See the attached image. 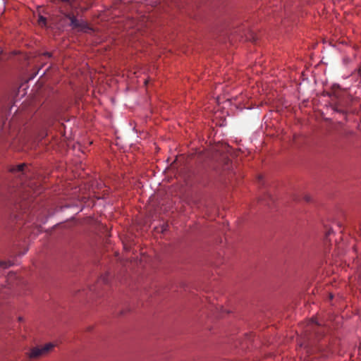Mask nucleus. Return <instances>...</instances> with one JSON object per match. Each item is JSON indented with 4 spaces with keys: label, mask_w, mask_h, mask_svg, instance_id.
Wrapping results in <instances>:
<instances>
[{
    "label": "nucleus",
    "mask_w": 361,
    "mask_h": 361,
    "mask_svg": "<svg viewBox=\"0 0 361 361\" xmlns=\"http://www.w3.org/2000/svg\"><path fill=\"white\" fill-rule=\"evenodd\" d=\"M331 232V231H329L326 233V235H330Z\"/></svg>",
    "instance_id": "obj_15"
},
{
    "label": "nucleus",
    "mask_w": 361,
    "mask_h": 361,
    "mask_svg": "<svg viewBox=\"0 0 361 361\" xmlns=\"http://www.w3.org/2000/svg\"><path fill=\"white\" fill-rule=\"evenodd\" d=\"M11 265L12 263L10 261H0V269H5Z\"/></svg>",
    "instance_id": "obj_4"
},
{
    "label": "nucleus",
    "mask_w": 361,
    "mask_h": 361,
    "mask_svg": "<svg viewBox=\"0 0 361 361\" xmlns=\"http://www.w3.org/2000/svg\"><path fill=\"white\" fill-rule=\"evenodd\" d=\"M75 25V27H79V25H81L82 24H78V23H75V24H73Z\"/></svg>",
    "instance_id": "obj_14"
},
{
    "label": "nucleus",
    "mask_w": 361,
    "mask_h": 361,
    "mask_svg": "<svg viewBox=\"0 0 361 361\" xmlns=\"http://www.w3.org/2000/svg\"><path fill=\"white\" fill-rule=\"evenodd\" d=\"M18 218L19 219V221L20 220H22V221H25L26 219L27 218V214H26L25 212H23L21 214H20Z\"/></svg>",
    "instance_id": "obj_6"
},
{
    "label": "nucleus",
    "mask_w": 361,
    "mask_h": 361,
    "mask_svg": "<svg viewBox=\"0 0 361 361\" xmlns=\"http://www.w3.org/2000/svg\"><path fill=\"white\" fill-rule=\"evenodd\" d=\"M39 19L37 23H46V18H44L42 16H39Z\"/></svg>",
    "instance_id": "obj_8"
},
{
    "label": "nucleus",
    "mask_w": 361,
    "mask_h": 361,
    "mask_svg": "<svg viewBox=\"0 0 361 361\" xmlns=\"http://www.w3.org/2000/svg\"><path fill=\"white\" fill-rule=\"evenodd\" d=\"M314 322H315L312 319V320L310 322L309 325H310V326L313 325V324H314Z\"/></svg>",
    "instance_id": "obj_12"
},
{
    "label": "nucleus",
    "mask_w": 361,
    "mask_h": 361,
    "mask_svg": "<svg viewBox=\"0 0 361 361\" xmlns=\"http://www.w3.org/2000/svg\"><path fill=\"white\" fill-rule=\"evenodd\" d=\"M44 56H47L48 57H50L51 56V54L49 53V52H46L44 54Z\"/></svg>",
    "instance_id": "obj_11"
},
{
    "label": "nucleus",
    "mask_w": 361,
    "mask_h": 361,
    "mask_svg": "<svg viewBox=\"0 0 361 361\" xmlns=\"http://www.w3.org/2000/svg\"><path fill=\"white\" fill-rule=\"evenodd\" d=\"M54 346L55 345L54 343H49L42 347L37 346L32 348L28 353V356L30 358H38L48 354L52 350Z\"/></svg>",
    "instance_id": "obj_2"
},
{
    "label": "nucleus",
    "mask_w": 361,
    "mask_h": 361,
    "mask_svg": "<svg viewBox=\"0 0 361 361\" xmlns=\"http://www.w3.org/2000/svg\"><path fill=\"white\" fill-rule=\"evenodd\" d=\"M303 199L305 202H310L312 201V197L310 195L308 194H304L303 195Z\"/></svg>",
    "instance_id": "obj_7"
},
{
    "label": "nucleus",
    "mask_w": 361,
    "mask_h": 361,
    "mask_svg": "<svg viewBox=\"0 0 361 361\" xmlns=\"http://www.w3.org/2000/svg\"><path fill=\"white\" fill-rule=\"evenodd\" d=\"M333 298V295L331 294L330 295V299H332Z\"/></svg>",
    "instance_id": "obj_16"
},
{
    "label": "nucleus",
    "mask_w": 361,
    "mask_h": 361,
    "mask_svg": "<svg viewBox=\"0 0 361 361\" xmlns=\"http://www.w3.org/2000/svg\"><path fill=\"white\" fill-rule=\"evenodd\" d=\"M63 15L70 23H87L81 18V13L84 8L80 6L82 0H59Z\"/></svg>",
    "instance_id": "obj_1"
},
{
    "label": "nucleus",
    "mask_w": 361,
    "mask_h": 361,
    "mask_svg": "<svg viewBox=\"0 0 361 361\" xmlns=\"http://www.w3.org/2000/svg\"><path fill=\"white\" fill-rule=\"evenodd\" d=\"M10 294V291L7 288H3L0 289V305L3 302V300L6 299Z\"/></svg>",
    "instance_id": "obj_3"
},
{
    "label": "nucleus",
    "mask_w": 361,
    "mask_h": 361,
    "mask_svg": "<svg viewBox=\"0 0 361 361\" xmlns=\"http://www.w3.org/2000/svg\"><path fill=\"white\" fill-rule=\"evenodd\" d=\"M15 276V274H14V273H13V274H9V276H8V281L11 280V277H12V276Z\"/></svg>",
    "instance_id": "obj_10"
},
{
    "label": "nucleus",
    "mask_w": 361,
    "mask_h": 361,
    "mask_svg": "<svg viewBox=\"0 0 361 361\" xmlns=\"http://www.w3.org/2000/svg\"><path fill=\"white\" fill-rule=\"evenodd\" d=\"M18 321L19 322H23V318L22 317H18Z\"/></svg>",
    "instance_id": "obj_13"
},
{
    "label": "nucleus",
    "mask_w": 361,
    "mask_h": 361,
    "mask_svg": "<svg viewBox=\"0 0 361 361\" xmlns=\"http://www.w3.org/2000/svg\"><path fill=\"white\" fill-rule=\"evenodd\" d=\"M26 167V165L25 164H20L18 166H17L15 168H13L11 169V171L12 172H21V171H24V168Z\"/></svg>",
    "instance_id": "obj_5"
},
{
    "label": "nucleus",
    "mask_w": 361,
    "mask_h": 361,
    "mask_svg": "<svg viewBox=\"0 0 361 361\" xmlns=\"http://www.w3.org/2000/svg\"><path fill=\"white\" fill-rule=\"evenodd\" d=\"M101 280L105 283H108V275H105L101 278Z\"/></svg>",
    "instance_id": "obj_9"
},
{
    "label": "nucleus",
    "mask_w": 361,
    "mask_h": 361,
    "mask_svg": "<svg viewBox=\"0 0 361 361\" xmlns=\"http://www.w3.org/2000/svg\"><path fill=\"white\" fill-rule=\"evenodd\" d=\"M0 20H1V19L0 18Z\"/></svg>",
    "instance_id": "obj_17"
}]
</instances>
